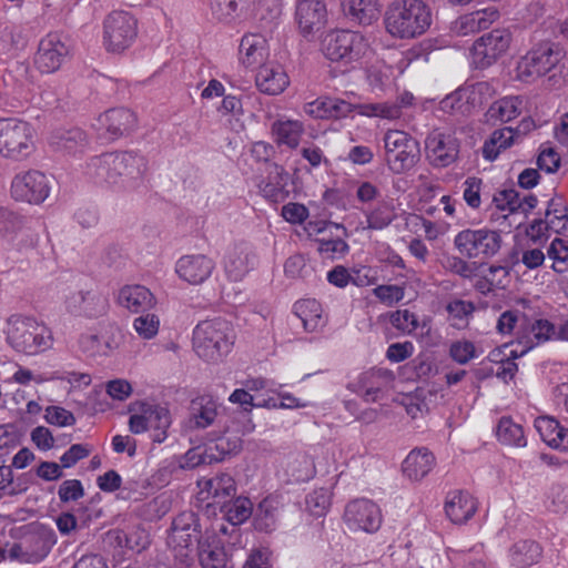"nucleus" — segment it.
<instances>
[{
    "label": "nucleus",
    "instance_id": "28",
    "mask_svg": "<svg viewBox=\"0 0 568 568\" xmlns=\"http://www.w3.org/2000/svg\"><path fill=\"white\" fill-rule=\"evenodd\" d=\"M499 18L495 7L475 10L458 17L450 27L456 36H468L488 29Z\"/></svg>",
    "mask_w": 568,
    "mask_h": 568
},
{
    "label": "nucleus",
    "instance_id": "52",
    "mask_svg": "<svg viewBox=\"0 0 568 568\" xmlns=\"http://www.w3.org/2000/svg\"><path fill=\"white\" fill-rule=\"evenodd\" d=\"M132 327L140 338L150 341L158 336L161 320L158 314L151 311L142 312L133 320Z\"/></svg>",
    "mask_w": 568,
    "mask_h": 568
},
{
    "label": "nucleus",
    "instance_id": "32",
    "mask_svg": "<svg viewBox=\"0 0 568 568\" xmlns=\"http://www.w3.org/2000/svg\"><path fill=\"white\" fill-rule=\"evenodd\" d=\"M435 465L434 454L425 447H417L412 449L403 460L402 471L408 480L420 481L434 469Z\"/></svg>",
    "mask_w": 568,
    "mask_h": 568
},
{
    "label": "nucleus",
    "instance_id": "18",
    "mask_svg": "<svg viewBox=\"0 0 568 568\" xmlns=\"http://www.w3.org/2000/svg\"><path fill=\"white\" fill-rule=\"evenodd\" d=\"M295 22L304 38H313L327 23V8L324 0H296Z\"/></svg>",
    "mask_w": 568,
    "mask_h": 568
},
{
    "label": "nucleus",
    "instance_id": "40",
    "mask_svg": "<svg viewBox=\"0 0 568 568\" xmlns=\"http://www.w3.org/2000/svg\"><path fill=\"white\" fill-rule=\"evenodd\" d=\"M365 222L357 226V231H382L396 219L395 207L387 202H381L376 206L364 212Z\"/></svg>",
    "mask_w": 568,
    "mask_h": 568
},
{
    "label": "nucleus",
    "instance_id": "20",
    "mask_svg": "<svg viewBox=\"0 0 568 568\" xmlns=\"http://www.w3.org/2000/svg\"><path fill=\"white\" fill-rule=\"evenodd\" d=\"M257 265V255L246 243L230 246L223 257V268L232 282L242 281Z\"/></svg>",
    "mask_w": 568,
    "mask_h": 568
},
{
    "label": "nucleus",
    "instance_id": "58",
    "mask_svg": "<svg viewBox=\"0 0 568 568\" xmlns=\"http://www.w3.org/2000/svg\"><path fill=\"white\" fill-rule=\"evenodd\" d=\"M247 0H211L213 14L221 21L234 20Z\"/></svg>",
    "mask_w": 568,
    "mask_h": 568
},
{
    "label": "nucleus",
    "instance_id": "53",
    "mask_svg": "<svg viewBox=\"0 0 568 568\" xmlns=\"http://www.w3.org/2000/svg\"><path fill=\"white\" fill-rule=\"evenodd\" d=\"M357 113L368 118L395 120L400 116V106L397 103H358Z\"/></svg>",
    "mask_w": 568,
    "mask_h": 568
},
{
    "label": "nucleus",
    "instance_id": "55",
    "mask_svg": "<svg viewBox=\"0 0 568 568\" xmlns=\"http://www.w3.org/2000/svg\"><path fill=\"white\" fill-rule=\"evenodd\" d=\"M331 491L327 488H318L311 491L305 498V509L314 517L324 516L331 505Z\"/></svg>",
    "mask_w": 568,
    "mask_h": 568
},
{
    "label": "nucleus",
    "instance_id": "39",
    "mask_svg": "<svg viewBox=\"0 0 568 568\" xmlns=\"http://www.w3.org/2000/svg\"><path fill=\"white\" fill-rule=\"evenodd\" d=\"M266 171L268 173L267 178H262L257 183L260 192L272 202L282 201L285 196L284 187L286 185L284 169L276 163H271Z\"/></svg>",
    "mask_w": 568,
    "mask_h": 568
},
{
    "label": "nucleus",
    "instance_id": "26",
    "mask_svg": "<svg viewBox=\"0 0 568 568\" xmlns=\"http://www.w3.org/2000/svg\"><path fill=\"white\" fill-rule=\"evenodd\" d=\"M116 303L130 313L152 311L156 304V297L144 285L126 284L116 294Z\"/></svg>",
    "mask_w": 568,
    "mask_h": 568
},
{
    "label": "nucleus",
    "instance_id": "1",
    "mask_svg": "<svg viewBox=\"0 0 568 568\" xmlns=\"http://www.w3.org/2000/svg\"><path fill=\"white\" fill-rule=\"evenodd\" d=\"M383 22L392 38L410 40L428 31L433 12L424 0H393L385 10Z\"/></svg>",
    "mask_w": 568,
    "mask_h": 568
},
{
    "label": "nucleus",
    "instance_id": "50",
    "mask_svg": "<svg viewBox=\"0 0 568 568\" xmlns=\"http://www.w3.org/2000/svg\"><path fill=\"white\" fill-rule=\"evenodd\" d=\"M395 78V68L383 62L368 69L367 81L373 92H384L389 89Z\"/></svg>",
    "mask_w": 568,
    "mask_h": 568
},
{
    "label": "nucleus",
    "instance_id": "3",
    "mask_svg": "<svg viewBox=\"0 0 568 568\" xmlns=\"http://www.w3.org/2000/svg\"><path fill=\"white\" fill-rule=\"evenodd\" d=\"M2 332L10 347L28 356L44 353L54 344L52 329L31 315L11 314L6 318Z\"/></svg>",
    "mask_w": 568,
    "mask_h": 568
},
{
    "label": "nucleus",
    "instance_id": "30",
    "mask_svg": "<svg viewBox=\"0 0 568 568\" xmlns=\"http://www.w3.org/2000/svg\"><path fill=\"white\" fill-rule=\"evenodd\" d=\"M305 133L304 123L286 115L278 116L271 125V135L277 146L295 150Z\"/></svg>",
    "mask_w": 568,
    "mask_h": 568
},
{
    "label": "nucleus",
    "instance_id": "38",
    "mask_svg": "<svg viewBox=\"0 0 568 568\" xmlns=\"http://www.w3.org/2000/svg\"><path fill=\"white\" fill-rule=\"evenodd\" d=\"M294 314L302 321L303 327L307 332H316L324 327L325 317L323 307L314 298H305L294 304Z\"/></svg>",
    "mask_w": 568,
    "mask_h": 568
},
{
    "label": "nucleus",
    "instance_id": "35",
    "mask_svg": "<svg viewBox=\"0 0 568 568\" xmlns=\"http://www.w3.org/2000/svg\"><path fill=\"white\" fill-rule=\"evenodd\" d=\"M393 382V372L385 368L364 373L361 377L364 400L375 403L383 399Z\"/></svg>",
    "mask_w": 568,
    "mask_h": 568
},
{
    "label": "nucleus",
    "instance_id": "48",
    "mask_svg": "<svg viewBox=\"0 0 568 568\" xmlns=\"http://www.w3.org/2000/svg\"><path fill=\"white\" fill-rule=\"evenodd\" d=\"M314 463L305 453H297L286 460V471L295 481L308 480L314 475Z\"/></svg>",
    "mask_w": 568,
    "mask_h": 568
},
{
    "label": "nucleus",
    "instance_id": "46",
    "mask_svg": "<svg viewBox=\"0 0 568 568\" xmlns=\"http://www.w3.org/2000/svg\"><path fill=\"white\" fill-rule=\"evenodd\" d=\"M521 109L523 100L519 97H505L490 105L488 115L490 119L508 122L517 118Z\"/></svg>",
    "mask_w": 568,
    "mask_h": 568
},
{
    "label": "nucleus",
    "instance_id": "51",
    "mask_svg": "<svg viewBox=\"0 0 568 568\" xmlns=\"http://www.w3.org/2000/svg\"><path fill=\"white\" fill-rule=\"evenodd\" d=\"M51 144L68 153H77L85 146L87 135L81 129L75 128L65 132L57 133L52 136Z\"/></svg>",
    "mask_w": 568,
    "mask_h": 568
},
{
    "label": "nucleus",
    "instance_id": "27",
    "mask_svg": "<svg viewBox=\"0 0 568 568\" xmlns=\"http://www.w3.org/2000/svg\"><path fill=\"white\" fill-rule=\"evenodd\" d=\"M555 334L554 325L547 320L521 321L516 333L517 347L520 353L526 354L537 345L548 341Z\"/></svg>",
    "mask_w": 568,
    "mask_h": 568
},
{
    "label": "nucleus",
    "instance_id": "34",
    "mask_svg": "<svg viewBox=\"0 0 568 568\" xmlns=\"http://www.w3.org/2000/svg\"><path fill=\"white\" fill-rule=\"evenodd\" d=\"M254 424L248 420L242 428L241 435L237 430L227 429L219 437L213 445H210L205 452H209L210 462H219L226 456L235 455L242 449V436L254 430Z\"/></svg>",
    "mask_w": 568,
    "mask_h": 568
},
{
    "label": "nucleus",
    "instance_id": "37",
    "mask_svg": "<svg viewBox=\"0 0 568 568\" xmlns=\"http://www.w3.org/2000/svg\"><path fill=\"white\" fill-rule=\"evenodd\" d=\"M445 514L454 524H465L477 510V500L467 491H452L445 501Z\"/></svg>",
    "mask_w": 568,
    "mask_h": 568
},
{
    "label": "nucleus",
    "instance_id": "7",
    "mask_svg": "<svg viewBox=\"0 0 568 568\" xmlns=\"http://www.w3.org/2000/svg\"><path fill=\"white\" fill-rule=\"evenodd\" d=\"M129 412V428L133 434L149 432L151 439L159 444L168 438L172 418L166 407L146 400H136L130 405Z\"/></svg>",
    "mask_w": 568,
    "mask_h": 568
},
{
    "label": "nucleus",
    "instance_id": "36",
    "mask_svg": "<svg viewBox=\"0 0 568 568\" xmlns=\"http://www.w3.org/2000/svg\"><path fill=\"white\" fill-rule=\"evenodd\" d=\"M341 8L351 22L363 27L376 22L381 13L379 0H342Z\"/></svg>",
    "mask_w": 568,
    "mask_h": 568
},
{
    "label": "nucleus",
    "instance_id": "13",
    "mask_svg": "<svg viewBox=\"0 0 568 568\" xmlns=\"http://www.w3.org/2000/svg\"><path fill=\"white\" fill-rule=\"evenodd\" d=\"M50 193V179L39 170L20 171L11 180L10 194L17 202L40 205Z\"/></svg>",
    "mask_w": 568,
    "mask_h": 568
},
{
    "label": "nucleus",
    "instance_id": "63",
    "mask_svg": "<svg viewBox=\"0 0 568 568\" xmlns=\"http://www.w3.org/2000/svg\"><path fill=\"white\" fill-rule=\"evenodd\" d=\"M373 293L382 303L393 306L404 298L405 288L400 285L385 284L376 286Z\"/></svg>",
    "mask_w": 568,
    "mask_h": 568
},
{
    "label": "nucleus",
    "instance_id": "6",
    "mask_svg": "<svg viewBox=\"0 0 568 568\" xmlns=\"http://www.w3.org/2000/svg\"><path fill=\"white\" fill-rule=\"evenodd\" d=\"M36 151V132L31 123L17 118L0 119V156L23 162Z\"/></svg>",
    "mask_w": 568,
    "mask_h": 568
},
{
    "label": "nucleus",
    "instance_id": "62",
    "mask_svg": "<svg viewBox=\"0 0 568 568\" xmlns=\"http://www.w3.org/2000/svg\"><path fill=\"white\" fill-rule=\"evenodd\" d=\"M374 254L379 263H383L390 267L405 270L406 265L399 254H397L389 244L385 242L376 243L374 247Z\"/></svg>",
    "mask_w": 568,
    "mask_h": 568
},
{
    "label": "nucleus",
    "instance_id": "49",
    "mask_svg": "<svg viewBox=\"0 0 568 568\" xmlns=\"http://www.w3.org/2000/svg\"><path fill=\"white\" fill-rule=\"evenodd\" d=\"M458 94H462L467 111H469L470 108L478 106L489 99L493 95V88L486 81L467 83L458 88Z\"/></svg>",
    "mask_w": 568,
    "mask_h": 568
},
{
    "label": "nucleus",
    "instance_id": "24",
    "mask_svg": "<svg viewBox=\"0 0 568 568\" xmlns=\"http://www.w3.org/2000/svg\"><path fill=\"white\" fill-rule=\"evenodd\" d=\"M197 498L200 501L206 503V507L222 506L225 499L236 491L233 477L226 474L213 478H201L197 480Z\"/></svg>",
    "mask_w": 568,
    "mask_h": 568
},
{
    "label": "nucleus",
    "instance_id": "44",
    "mask_svg": "<svg viewBox=\"0 0 568 568\" xmlns=\"http://www.w3.org/2000/svg\"><path fill=\"white\" fill-rule=\"evenodd\" d=\"M517 136V132L510 126L496 130L483 145L484 159L496 160L500 151L511 146Z\"/></svg>",
    "mask_w": 568,
    "mask_h": 568
},
{
    "label": "nucleus",
    "instance_id": "12",
    "mask_svg": "<svg viewBox=\"0 0 568 568\" xmlns=\"http://www.w3.org/2000/svg\"><path fill=\"white\" fill-rule=\"evenodd\" d=\"M560 60L561 52L548 45L531 49L516 62L514 78L523 83H534L555 69Z\"/></svg>",
    "mask_w": 568,
    "mask_h": 568
},
{
    "label": "nucleus",
    "instance_id": "41",
    "mask_svg": "<svg viewBox=\"0 0 568 568\" xmlns=\"http://www.w3.org/2000/svg\"><path fill=\"white\" fill-rule=\"evenodd\" d=\"M541 548L534 540H520L509 549V560L517 568H528L537 564L541 557Z\"/></svg>",
    "mask_w": 568,
    "mask_h": 568
},
{
    "label": "nucleus",
    "instance_id": "5",
    "mask_svg": "<svg viewBox=\"0 0 568 568\" xmlns=\"http://www.w3.org/2000/svg\"><path fill=\"white\" fill-rule=\"evenodd\" d=\"M321 49L327 59L345 65L362 62L372 52L369 40L364 33L343 29L327 32Z\"/></svg>",
    "mask_w": 568,
    "mask_h": 568
},
{
    "label": "nucleus",
    "instance_id": "2",
    "mask_svg": "<svg viewBox=\"0 0 568 568\" xmlns=\"http://www.w3.org/2000/svg\"><path fill=\"white\" fill-rule=\"evenodd\" d=\"M146 169L144 156L134 152L106 153L90 160L87 174L97 182L131 187Z\"/></svg>",
    "mask_w": 568,
    "mask_h": 568
},
{
    "label": "nucleus",
    "instance_id": "64",
    "mask_svg": "<svg viewBox=\"0 0 568 568\" xmlns=\"http://www.w3.org/2000/svg\"><path fill=\"white\" fill-rule=\"evenodd\" d=\"M349 250L348 244L342 239L320 240L318 252L327 258H341Z\"/></svg>",
    "mask_w": 568,
    "mask_h": 568
},
{
    "label": "nucleus",
    "instance_id": "21",
    "mask_svg": "<svg viewBox=\"0 0 568 568\" xmlns=\"http://www.w3.org/2000/svg\"><path fill=\"white\" fill-rule=\"evenodd\" d=\"M135 122L133 112L124 108H115L101 113L93 126L102 138L115 140L130 132Z\"/></svg>",
    "mask_w": 568,
    "mask_h": 568
},
{
    "label": "nucleus",
    "instance_id": "57",
    "mask_svg": "<svg viewBox=\"0 0 568 568\" xmlns=\"http://www.w3.org/2000/svg\"><path fill=\"white\" fill-rule=\"evenodd\" d=\"M481 351L468 339L455 341L449 346V356L459 365L469 363L471 359L479 357Z\"/></svg>",
    "mask_w": 568,
    "mask_h": 568
},
{
    "label": "nucleus",
    "instance_id": "23",
    "mask_svg": "<svg viewBox=\"0 0 568 568\" xmlns=\"http://www.w3.org/2000/svg\"><path fill=\"white\" fill-rule=\"evenodd\" d=\"M0 239L17 250L32 246L38 241L30 234L23 217L6 209H0Z\"/></svg>",
    "mask_w": 568,
    "mask_h": 568
},
{
    "label": "nucleus",
    "instance_id": "56",
    "mask_svg": "<svg viewBox=\"0 0 568 568\" xmlns=\"http://www.w3.org/2000/svg\"><path fill=\"white\" fill-rule=\"evenodd\" d=\"M447 312L452 325L458 329L465 328L474 312V305L470 302L455 300L448 303Z\"/></svg>",
    "mask_w": 568,
    "mask_h": 568
},
{
    "label": "nucleus",
    "instance_id": "16",
    "mask_svg": "<svg viewBox=\"0 0 568 568\" xmlns=\"http://www.w3.org/2000/svg\"><path fill=\"white\" fill-rule=\"evenodd\" d=\"M511 33L506 29H494L478 38L471 49V57L475 64L486 68L494 64L509 50Z\"/></svg>",
    "mask_w": 568,
    "mask_h": 568
},
{
    "label": "nucleus",
    "instance_id": "14",
    "mask_svg": "<svg viewBox=\"0 0 568 568\" xmlns=\"http://www.w3.org/2000/svg\"><path fill=\"white\" fill-rule=\"evenodd\" d=\"M385 159L389 169L400 173L415 163L416 142L404 131L390 130L384 136Z\"/></svg>",
    "mask_w": 568,
    "mask_h": 568
},
{
    "label": "nucleus",
    "instance_id": "61",
    "mask_svg": "<svg viewBox=\"0 0 568 568\" xmlns=\"http://www.w3.org/2000/svg\"><path fill=\"white\" fill-rule=\"evenodd\" d=\"M483 181L475 176L467 178L463 183V200L473 210H478L481 205Z\"/></svg>",
    "mask_w": 568,
    "mask_h": 568
},
{
    "label": "nucleus",
    "instance_id": "60",
    "mask_svg": "<svg viewBox=\"0 0 568 568\" xmlns=\"http://www.w3.org/2000/svg\"><path fill=\"white\" fill-rule=\"evenodd\" d=\"M389 322L403 334H413L418 327L417 316L408 310H397L389 314Z\"/></svg>",
    "mask_w": 568,
    "mask_h": 568
},
{
    "label": "nucleus",
    "instance_id": "9",
    "mask_svg": "<svg viewBox=\"0 0 568 568\" xmlns=\"http://www.w3.org/2000/svg\"><path fill=\"white\" fill-rule=\"evenodd\" d=\"M138 37V19L129 11L113 10L103 20L102 44L110 53L128 50Z\"/></svg>",
    "mask_w": 568,
    "mask_h": 568
},
{
    "label": "nucleus",
    "instance_id": "45",
    "mask_svg": "<svg viewBox=\"0 0 568 568\" xmlns=\"http://www.w3.org/2000/svg\"><path fill=\"white\" fill-rule=\"evenodd\" d=\"M223 518L233 526H237L246 521L253 511V504L246 497H237L221 506Z\"/></svg>",
    "mask_w": 568,
    "mask_h": 568
},
{
    "label": "nucleus",
    "instance_id": "17",
    "mask_svg": "<svg viewBox=\"0 0 568 568\" xmlns=\"http://www.w3.org/2000/svg\"><path fill=\"white\" fill-rule=\"evenodd\" d=\"M69 55L70 45L67 38L58 32H50L40 40L34 63L40 72L53 73Z\"/></svg>",
    "mask_w": 568,
    "mask_h": 568
},
{
    "label": "nucleus",
    "instance_id": "15",
    "mask_svg": "<svg viewBox=\"0 0 568 568\" xmlns=\"http://www.w3.org/2000/svg\"><path fill=\"white\" fill-rule=\"evenodd\" d=\"M343 520L351 531L373 534L381 528L383 517L379 507L373 500L358 498L346 505Z\"/></svg>",
    "mask_w": 568,
    "mask_h": 568
},
{
    "label": "nucleus",
    "instance_id": "43",
    "mask_svg": "<svg viewBox=\"0 0 568 568\" xmlns=\"http://www.w3.org/2000/svg\"><path fill=\"white\" fill-rule=\"evenodd\" d=\"M77 351L89 357L108 356L112 353L113 346L110 342H103L93 329L82 332L75 342Z\"/></svg>",
    "mask_w": 568,
    "mask_h": 568
},
{
    "label": "nucleus",
    "instance_id": "10",
    "mask_svg": "<svg viewBox=\"0 0 568 568\" xmlns=\"http://www.w3.org/2000/svg\"><path fill=\"white\" fill-rule=\"evenodd\" d=\"M196 516L191 513L180 514L172 524L168 545L172 549L178 568H190L193 564V546L199 539Z\"/></svg>",
    "mask_w": 568,
    "mask_h": 568
},
{
    "label": "nucleus",
    "instance_id": "19",
    "mask_svg": "<svg viewBox=\"0 0 568 568\" xmlns=\"http://www.w3.org/2000/svg\"><path fill=\"white\" fill-rule=\"evenodd\" d=\"M426 156L437 168L454 163L459 153V142L450 131L435 130L426 139Z\"/></svg>",
    "mask_w": 568,
    "mask_h": 568
},
{
    "label": "nucleus",
    "instance_id": "59",
    "mask_svg": "<svg viewBox=\"0 0 568 568\" xmlns=\"http://www.w3.org/2000/svg\"><path fill=\"white\" fill-rule=\"evenodd\" d=\"M493 205L496 210L504 213V216H507V214L516 212L520 207L521 203L518 193L515 190L509 189L495 193L493 197Z\"/></svg>",
    "mask_w": 568,
    "mask_h": 568
},
{
    "label": "nucleus",
    "instance_id": "11",
    "mask_svg": "<svg viewBox=\"0 0 568 568\" xmlns=\"http://www.w3.org/2000/svg\"><path fill=\"white\" fill-rule=\"evenodd\" d=\"M456 250L468 258H489L501 247V235L488 227L466 229L458 232L454 239Z\"/></svg>",
    "mask_w": 568,
    "mask_h": 568
},
{
    "label": "nucleus",
    "instance_id": "33",
    "mask_svg": "<svg viewBox=\"0 0 568 568\" xmlns=\"http://www.w3.org/2000/svg\"><path fill=\"white\" fill-rule=\"evenodd\" d=\"M268 55V45L266 39L257 33H247L242 37L237 62L244 69H251L262 63Z\"/></svg>",
    "mask_w": 568,
    "mask_h": 568
},
{
    "label": "nucleus",
    "instance_id": "22",
    "mask_svg": "<svg viewBox=\"0 0 568 568\" xmlns=\"http://www.w3.org/2000/svg\"><path fill=\"white\" fill-rule=\"evenodd\" d=\"M215 268L214 261L204 254H187L175 263V273L190 285H200L211 277Z\"/></svg>",
    "mask_w": 568,
    "mask_h": 568
},
{
    "label": "nucleus",
    "instance_id": "25",
    "mask_svg": "<svg viewBox=\"0 0 568 568\" xmlns=\"http://www.w3.org/2000/svg\"><path fill=\"white\" fill-rule=\"evenodd\" d=\"M64 305L70 314L89 318L104 314L105 300L92 291L79 290L70 292L64 298Z\"/></svg>",
    "mask_w": 568,
    "mask_h": 568
},
{
    "label": "nucleus",
    "instance_id": "4",
    "mask_svg": "<svg viewBox=\"0 0 568 568\" xmlns=\"http://www.w3.org/2000/svg\"><path fill=\"white\" fill-rule=\"evenodd\" d=\"M193 349L204 362L217 364L231 352L234 335L231 324L222 318L200 322L193 329Z\"/></svg>",
    "mask_w": 568,
    "mask_h": 568
},
{
    "label": "nucleus",
    "instance_id": "54",
    "mask_svg": "<svg viewBox=\"0 0 568 568\" xmlns=\"http://www.w3.org/2000/svg\"><path fill=\"white\" fill-rule=\"evenodd\" d=\"M547 256L552 262L551 268L555 272L568 271V240L555 237L547 248Z\"/></svg>",
    "mask_w": 568,
    "mask_h": 568
},
{
    "label": "nucleus",
    "instance_id": "42",
    "mask_svg": "<svg viewBox=\"0 0 568 568\" xmlns=\"http://www.w3.org/2000/svg\"><path fill=\"white\" fill-rule=\"evenodd\" d=\"M217 404L210 397H200L192 402L189 426L191 428H206L216 418Z\"/></svg>",
    "mask_w": 568,
    "mask_h": 568
},
{
    "label": "nucleus",
    "instance_id": "47",
    "mask_svg": "<svg viewBox=\"0 0 568 568\" xmlns=\"http://www.w3.org/2000/svg\"><path fill=\"white\" fill-rule=\"evenodd\" d=\"M496 435L500 443L508 446L525 447L527 444L521 425L509 417H503L499 420Z\"/></svg>",
    "mask_w": 568,
    "mask_h": 568
},
{
    "label": "nucleus",
    "instance_id": "29",
    "mask_svg": "<svg viewBox=\"0 0 568 568\" xmlns=\"http://www.w3.org/2000/svg\"><path fill=\"white\" fill-rule=\"evenodd\" d=\"M255 85L264 94L277 95L290 85V78L282 64L271 61L258 68Z\"/></svg>",
    "mask_w": 568,
    "mask_h": 568
},
{
    "label": "nucleus",
    "instance_id": "31",
    "mask_svg": "<svg viewBox=\"0 0 568 568\" xmlns=\"http://www.w3.org/2000/svg\"><path fill=\"white\" fill-rule=\"evenodd\" d=\"M199 560L202 568H229L222 537L215 530L206 531L199 541Z\"/></svg>",
    "mask_w": 568,
    "mask_h": 568
},
{
    "label": "nucleus",
    "instance_id": "8",
    "mask_svg": "<svg viewBox=\"0 0 568 568\" xmlns=\"http://www.w3.org/2000/svg\"><path fill=\"white\" fill-rule=\"evenodd\" d=\"M23 538L10 546L9 557L26 564L42 561L57 542V536L52 528L42 524H31L27 528Z\"/></svg>",
    "mask_w": 568,
    "mask_h": 568
}]
</instances>
